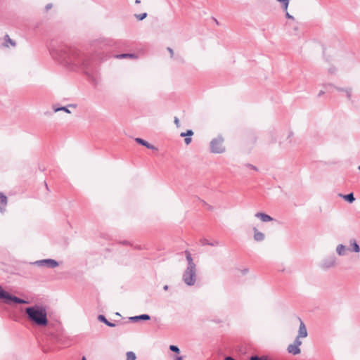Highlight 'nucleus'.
<instances>
[{
    "instance_id": "2",
    "label": "nucleus",
    "mask_w": 360,
    "mask_h": 360,
    "mask_svg": "<svg viewBox=\"0 0 360 360\" xmlns=\"http://www.w3.org/2000/svg\"><path fill=\"white\" fill-rule=\"evenodd\" d=\"M29 320L39 326H45L48 323L47 313L45 308L35 305L25 309Z\"/></svg>"
},
{
    "instance_id": "14",
    "label": "nucleus",
    "mask_w": 360,
    "mask_h": 360,
    "mask_svg": "<svg viewBox=\"0 0 360 360\" xmlns=\"http://www.w3.org/2000/svg\"><path fill=\"white\" fill-rule=\"evenodd\" d=\"M350 248L348 249L349 250L354 252H360V247L356 243V240L352 239L349 241Z\"/></svg>"
},
{
    "instance_id": "8",
    "label": "nucleus",
    "mask_w": 360,
    "mask_h": 360,
    "mask_svg": "<svg viewBox=\"0 0 360 360\" xmlns=\"http://www.w3.org/2000/svg\"><path fill=\"white\" fill-rule=\"evenodd\" d=\"M336 264V258L334 256H330L326 258L321 263L323 269H329L334 266Z\"/></svg>"
},
{
    "instance_id": "28",
    "label": "nucleus",
    "mask_w": 360,
    "mask_h": 360,
    "mask_svg": "<svg viewBox=\"0 0 360 360\" xmlns=\"http://www.w3.org/2000/svg\"><path fill=\"white\" fill-rule=\"evenodd\" d=\"M5 40L6 41H8V43H10L12 46H15V43L9 38L8 35H6L5 36Z\"/></svg>"
},
{
    "instance_id": "17",
    "label": "nucleus",
    "mask_w": 360,
    "mask_h": 360,
    "mask_svg": "<svg viewBox=\"0 0 360 360\" xmlns=\"http://www.w3.org/2000/svg\"><path fill=\"white\" fill-rule=\"evenodd\" d=\"M336 90L338 91H341L345 93L346 97L349 100L352 97V89L351 88H346L342 89L340 87H335Z\"/></svg>"
},
{
    "instance_id": "30",
    "label": "nucleus",
    "mask_w": 360,
    "mask_h": 360,
    "mask_svg": "<svg viewBox=\"0 0 360 360\" xmlns=\"http://www.w3.org/2000/svg\"><path fill=\"white\" fill-rule=\"evenodd\" d=\"M293 136V133L292 132H289L288 135V137L287 139L289 140V143H291L292 142V137Z\"/></svg>"
},
{
    "instance_id": "34",
    "label": "nucleus",
    "mask_w": 360,
    "mask_h": 360,
    "mask_svg": "<svg viewBox=\"0 0 360 360\" xmlns=\"http://www.w3.org/2000/svg\"><path fill=\"white\" fill-rule=\"evenodd\" d=\"M167 50H168V51L169 52V53H170L171 56L172 57V56H173V55H174V51H173L172 49H171V48H169H169H167Z\"/></svg>"
},
{
    "instance_id": "19",
    "label": "nucleus",
    "mask_w": 360,
    "mask_h": 360,
    "mask_svg": "<svg viewBox=\"0 0 360 360\" xmlns=\"http://www.w3.org/2000/svg\"><path fill=\"white\" fill-rule=\"evenodd\" d=\"M98 319L101 321V322H103L105 324H106L109 327H115V324L112 323V322H110L108 321L106 318L105 317V316L103 315H99L98 316Z\"/></svg>"
},
{
    "instance_id": "7",
    "label": "nucleus",
    "mask_w": 360,
    "mask_h": 360,
    "mask_svg": "<svg viewBox=\"0 0 360 360\" xmlns=\"http://www.w3.org/2000/svg\"><path fill=\"white\" fill-rule=\"evenodd\" d=\"M302 345V341L299 340V338H296L293 344H290L288 347V352L293 355H297L300 353V346Z\"/></svg>"
},
{
    "instance_id": "31",
    "label": "nucleus",
    "mask_w": 360,
    "mask_h": 360,
    "mask_svg": "<svg viewBox=\"0 0 360 360\" xmlns=\"http://www.w3.org/2000/svg\"><path fill=\"white\" fill-rule=\"evenodd\" d=\"M285 16L288 19L294 20V17L292 15H290L288 12H286Z\"/></svg>"
},
{
    "instance_id": "35",
    "label": "nucleus",
    "mask_w": 360,
    "mask_h": 360,
    "mask_svg": "<svg viewBox=\"0 0 360 360\" xmlns=\"http://www.w3.org/2000/svg\"><path fill=\"white\" fill-rule=\"evenodd\" d=\"M248 167L254 170H257V167L252 165H249Z\"/></svg>"
},
{
    "instance_id": "41",
    "label": "nucleus",
    "mask_w": 360,
    "mask_h": 360,
    "mask_svg": "<svg viewBox=\"0 0 360 360\" xmlns=\"http://www.w3.org/2000/svg\"><path fill=\"white\" fill-rule=\"evenodd\" d=\"M163 288H164L165 290H167L168 289V286L167 285H165Z\"/></svg>"
},
{
    "instance_id": "29",
    "label": "nucleus",
    "mask_w": 360,
    "mask_h": 360,
    "mask_svg": "<svg viewBox=\"0 0 360 360\" xmlns=\"http://www.w3.org/2000/svg\"><path fill=\"white\" fill-rule=\"evenodd\" d=\"M184 142L186 145H188L191 143V138L190 137H186L185 139H184Z\"/></svg>"
},
{
    "instance_id": "23",
    "label": "nucleus",
    "mask_w": 360,
    "mask_h": 360,
    "mask_svg": "<svg viewBox=\"0 0 360 360\" xmlns=\"http://www.w3.org/2000/svg\"><path fill=\"white\" fill-rule=\"evenodd\" d=\"M193 134V131H192V130H191V129H188V130H187V131H186V132H182V133L180 134V136H182V137H183V136H187V137H189V136H192Z\"/></svg>"
},
{
    "instance_id": "32",
    "label": "nucleus",
    "mask_w": 360,
    "mask_h": 360,
    "mask_svg": "<svg viewBox=\"0 0 360 360\" xmlns=\"http://www.w3.org/2000/svg\"><path fill=\"white\" fill-rule=\"evenodd\" d=\"M328 72L331 74H333L336 72V69L335 68H331L328 70Z\"/></svg>"
},
{
    "instance_id": "16",
    "label": "nucleus",
    "mask_w": 360,
    "mask_h": 360,
    "mask_svg": "<svg viewBox=\"0 0 360 360\" xmlns=\"http://www.w3.org/2000/svg\"><path fill=\"white\" fill-rule=\"evenodd\" d=\"M150 319V317L148 314H141L139 316H132V317L129 318V319L133 321H140V320L146 321V320H149Z\"/></svg>"
},
{
    "instance_id": "15",
    "label": "nucleus",
    "mask_w": 360,
    "mask_h": 360,
    "mask_svg": "<svg viewBox=\"0 0 360 360\" xmlns=\"http://www.w3.org/2000/svg\"><path fill=\"white\" fill-rule=\"evenodd\" d=\"M347 250L348 249H347V248L344 245L340 244L337 246L336 252L338 255L344 256L346 255V252Z\"/></svg>"
},
{
    "instance_id": "11",
    "label": "nucleus",
    "mask_w": 360,
    "mask_h": 360,
    "mask_svg": "<svg viewBox=\"0 0 360 360\" xmlns=\"http://www.w3.org/2000/svg\"><path fill=\"white\" fill-rule=\"evenodd\" d=\"M7 203V197L2 193H0V212L4 213L6 211Z\"/></svg>"
},
{
    "instance_id": "21",
    "label": "nucleus",
    "mask_w": 360,
    "mask_h": 360,
    "mask_svg": "<svg viewBox=\"0 0 360 360\" xmlns=\"http://www.w3.org/2000/svg\"><path fill=\"white\" fill-rule=\"evenodd\" d=\"M126 355H127L126 360H136V354L133 352H127Z\"/></svg>"
},
{
    "instance_id": "20",
    "label": "nucleus",
    "mask_w": 360,
    "mask_h": 360,
    "mask_svg": "<svg viewBox=\"0 0 360 360\" xmlns=\"http://www.w3.org/2000/svg\"><path fill=\"white\" fill-rule=\"evenodd\" d=\"M344 198L350 203L353 202L355 200V198L352 193L344 195Z\"/></svg>"
},
{
    "instance_id": "5",
    "label": "nucleus",
    "mask_w": 360,
    "mask_h": 360,
    "mask_svg": "<svg viewBox=\"0 0 360 360\" xmlns=\"http://www.w3.org/2000/svg\"><path fill=\"white\" fill-rule=\"evenodd\" d=\"M4 300V302L9 304L11 302H14L18 304H27V301L10 295L8 292L5 291L0 285V300Z\"/></svg>"
},
{
    "instance_id": "4",
    "label": "nucleus",
    "mask_w": 360,
    "mask_h": 360,
    "mask_svg": "<svg viewBox=\"0 0 360 360\" xmlns=\"http://www.w3.org/2000/svg\"><path fill=\"white\" fill-rule=\"evenodd\" d=\"M210 150L213 153H223L225 152V146H224V139L219 136L213 139L210 142Z\"/></svg>"
},
{
    "instance_id": "37",
    "label": "nucleus",
    "mask_w": 360,
    "mask_h": 360,
    "mask_svg": "<svg viewBox=\"0 0 360 360\" xmlns=\"http://www.w3.org/2000/svg\"><path fill=\"white\" fill-rule=\"evenodd\" d=\"M174 360H183V358H182V356H178L175 357Z\"/></svg>"
},
{
    "instance_id": "1",
    "label": "nucleus",
    "mask_w": 360,
    "mask_h": 360,
    "mask_svg": "<svg viewBox=\"0 0 360 360\" xmlns=\"http://www.w3.org/2000/svg\"><path fill=\"white\" fill-rule=\"evenodd\" d=\"M51 56L60 64L71 70H75L85 65L84 57L78 51L60 46L57 48H51Z\"/></svg>"
},
{
    "instance_id": "38",
    "label": "nucleus",
    "mask_w": 360,
    "mask_h": 360,
    "mask_svg": "<svg viewBox=\"0 0 360 360\" xmlns=\"http://www.w3.org/2000/svg\"><path fill=\"white\" fill-rule=\"evenodd\" d=\"M224 360H235V359L233 358H232L231 356H226Z\"/></svg>"
},
{
    "instance_id": "18",
    "label": "nucleus",
    "mask_w": 360,
    "mask_h": 360,
    "mask_svg": "<svg viewBox=\"0 0 360 360\" xmlns=\"http://www.w3.org/2000/svg\"><path fill=\"white\" fill-rule=\"evenodd\" d=\"M200 243L202 245H211V246H218L219 245V242L218 240H214L211 243L206 238H202L200 240Z\"/></svg>"
},
{
    "instance_id": "33",
    "label": "nucleus",
    "mask_w": 360,
    "mask_h": 360,
    "mask_svg": "<svg viewBox=\"0 0 360 360\" xmlns=\"http://www.w3.org/2000/svg\"><path fill=\"white\" fill-rule=\"evenodd\" d=\"M174 123L176 124V125L177 127H179V120L176 117H174Z\"/></svg>"
},
{
    "instance_id": "9",
    "label": "nucleus",
    "mask_w": 360,
    "mask_h": 360,
    "mask_svg": "<svg viewBox=\"0 0 360 360\" xmlns=\"http://www.w3.org/2000/svg\"><path fill=\"white\" fill-rule=\"evenodd\" d=\"M252 231L254 232L253 238L257 242L263 241L265 239V235L262 232L259 231L257 227H253Z\"/></svg>"
},
{
    "instance_id": "6",
    "label": "nucleus",
    "mask_w": 360,
    "mask_h": 360,
    "mask_svg": "<svg viewBox=\"0 0 360 360\" xmlns=\"http://www.w3.org/2000/svg\"><path fill=\"white\" fill-rule=\"evenodd\" d=\"M32 264L38 266H46L48 268H56L58 266V262L52 259L38 260L33 262Z\"/></svg>"
},
{
    "instance_id": "26",
    "label": "nucleus",
    "mask_w": 360,
    "mask_h": 360,
    "mask_svg": "<svg viewBox=\"0 0 360 360\" xmlns=\"http://www.w3.org/2000/svg\"><path fill=\"white\" fill-rule=\"evenodd\" d=\"M60 110L65 111L67 113H70V111L68 109L67 107H65V106L58 108L54 110L55 112H58V111H60Z\"/></svg>"
},
{
    "instance_id": "10",
    "label": "nucleus",
    "mask_w": 360,
    "mask_h": 360,
    "mask_svg": "<svg viewBox=\"0 0 360 360\" xmlns=\"http://www.w3.org/2000/svg\"><path fill=\"white\" fill-rule=\"evenodd\" d=\"M255 217L258 218L262 222H269L274 220V219L269 214L264 212H257Z\"/></svg>"
},
{
    "instance_id": "39",
    "label": "nucleus",
    "mask_w": 360,
    "mask_h": 360,
    "mask_svg": "<svg viewBox=\"0 0 360 360\" xmlns=\"http://www.w3.org/2000/svg\"><path fill=\"white\" fill-rule=\"evenodd\" d=\"M323 94H324V91H321L319 93L318 96H321V95H323Z\"/></svg>"
},
{
    "instance_id": "13",
    "label": "nucleus",
    "mask_w": 360,
    "mask_h": 360,
    "mask_svg": "<svg viewBox=\"0 0 360 360\" xmlns=\"http://www.w3.org/2000/svg\"><path fill=\"white\" fill-rule=\"evenodd\" d=\"M135 141L136 143L146 146L148 149L157 150V148L153 145H151L150 143H149L148 142H147L146 141H145L141 138H136Z\"/></svg>"
},
{
    "instance_id": "43",
    "label": "nucleus",
    "mask_w": 360,
    "mask_h": 360,
    "mask_svg": "<svg viewBox=\"0 0 360 360\" xmlns=\"http://www.w3.org/2000/svg\"><path fill=\"white\" fill-rule=\"evenodd\" d=\"M215 23L219 24L218 21L215 19Z\"/></svg>"
},
{
    "instance_id": "42",
    "label": "nucleus",
    "mask_w": 360,
    "mask_h": 360,
    "mask_svg": "<svg viewBox=\"0 0 360 360\" xmlns=\"http://www.w3.org/2000/svg\"><path fill=\"white\" fill-rule=\"evenodd\" d=\"M82 360H86V359L84 356H83Z\"/></svg>"
},
{
    "instance_id": "25",
    "label": "nucleus",
    "mask_w": 360,
    "mask_h": 360,
    "mask_svg": "<svg viewBox=\"0 0 360 360\" xmlns=\"http://www.w3.org/2000/svg\"><path fill=\"white\" fill-rule=\"evenodd\" d=\"M147 16V13H141V14H138V15H136V18L139 20H143L144 18H146Z\"/></svg>"
},
{
    "instance_id": "40",
    "label": "nucleus",
    "mask_w": 360,
    "mask_h": 360,
    "mask_svg": "<svg viewBox=\"0 0 360 360\" xmlns=\"http://www.w3.org/2000/svg\"><path fill=\"white\" fill-rule=\"evenodd\" d=\"M135 3H136V4H140V3H141V1H140V0H136V1H135Z\"/></svg>"
},
{
    "instance_id": "45",
    "label": "nucleus",
    "mask_w": 360,
    "mask_h": 360,
    "mask_svg": "<svg viewBox=\"0 0 360 360\" xmlns=\"http://www.w3.org/2000/svg\"><path fill=\"white\" fill-rule=\"evenodd\" d=\"M359 169L360 170V165L359 166Z\"/></svg>"
},
{
    "instance_id": "27",
    "label": "nucleus",
    "mask_w": 360,
    "mask_h": 360,
    "mask_svg": "<svg viewBox=\"0 0 360 360\" xmlns=\"http://www.w3.org/2000/svg\"><path fill=\"white\" fill-rule=\"evenodd\" d=\"M169 349L175 353H179L180 352V350L179 349V347L176 345H170L169 346Z\"/></svg>"
},
{
    "instance_id": "24",
    "label": "nucleus",
    "mask_w": 360,
    "mask_h": 360,
    "mask_svg": "<svg viewBox=\"0 0 360 360\" xmlns=\"http://www.w3.org/2000/svg\"><path fill=\"white\" fill-rule=\"evenodd\" d=\"M276 1L283 3V6L284 10L286 11L288 9V6L289 4V0H276Z\"/></svg>"
},
{
    "instance_id": "3",
    "label": "nucleus",
    "mask_w": 360,
    "mask_h": 360,
    "mask_svg": "<svg viewBox=\"0 0 360 360\" xmlns=\"http://www.w3.org/2000/svg\"><path fill=\"white\" fill-rule=\"evenodd\" d=\"M185 255L188 262V266L183 274L182 279L187 285L192 286L196 281V265L193 262L189 251L186 250Z\"/></svg>"
},
{
    "instance_id": "22",
    "label": "nucleus",
    "mask_w": 360,
    "mask_h": 360,
    "mask_svg": "<svg viewBox=\"0 0 360 360\" xmlns=\"http://www.w3.org/2000/svg\"><path fill=\"white\" fill-rule=\"evenodd\" d=\"M117 58H134V56L133 54H129V53H123L120 55L116 56Z\"/></svg>"
},
{
    "instance_id": "12",
    "label": "nucleus",
    "mask_w": 360,
    "mask_h": 360,
    "mask_svg": "<svg viewBox=\"0 0 360 360\" xmlns=\"http://www.w3.org/2000/svg\"><path fill=\"white\" fill-rule=\"evenodd\" d=\"M300 325L299 328V333L297 338H306L307 336V330L303 321L300 319Z\"/></svg>"
},
{
    "instance_id": "44",
    "label": "nucleus",
    "mask_w": 360,
    "mask_h": 360,
    "mask_svg": "<svg viewBox=\"0 0 360 360\" xmlns=\"http://www.w3.org/2000/svg\"><path fill=\"white\" fill-rule=\"evenodd\" d=\"M328 86H330L331 85L330 84H328V85H326L325 87L326 88Z\"/></svg>"
},
{
    "instance_id": "36",
    "label": "nucleus",
    "mask_w": 360,
    "mask_h": 360,
    "mask_svg": "<svg viewBox=\"0 0 360 360\" xmlns=\"http://www.w3.org/2000/svg\"><path fill=\"white\" fill-rule=\"evenodd\" d=\"M51 6H52V5H51V4H47V5L46 6V10H49V8H51Z\"/></svg>"
}]
</instances>
